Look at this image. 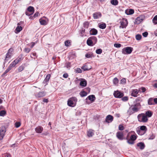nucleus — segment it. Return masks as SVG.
<instances>
[{
	"label": "nucleus",
	"mask_w": 157,
	"mask_h": 157,
	"mask_svg": "<svg viewBox=\"0 0 157 157\" xmlns=\"http://www.w3.org/2000/svg\"><path fill=\"white\" fill-rule=\"evenodd\" d=\"M77 99L75 97H72L69 98L67 101L68 105L71 107H74L75 105Z\"/></svg>",
	"instance_id": "f257e3e1"
},
{
	"label": "nucleus",
	"mask_w": 157,
	"mask_h": 157,
	"mask_svg": "<svg viewBox=\"0 0 157 157\" xmlns=\"http://www.w3.org/2000/svg\"><path fill=\"white\" fill-rule=\"evenodd\" d=\"M137 118L138 121L140 122H146L148 120L147 116L145 115V114L143 113L139 114L138 115Z\"/></svg>",
	"instance_id": "f03ea898"
},
{
	"label": "nucleus",
	"mask_w": 157,
	"mask_h": 157,
	"mask_svg": "<svg viewBox=\"0 0 157 157\" xmlns=\"http://www.w3.org/2000/svg\"><path fill=\"white\" fill-rule=\"evenodd\" d=\"M133 51V48L127 47L122 49V53L124 54H128L131 53Z\"/></svg>",
	"instance_id": "7ed1b4c3"
},
{
	"label": "nucleus",
	"mask_w": 157,
	"mask_h": 157,
	"mask_svg": "<svg viewBox=\"0 0 157 157\" xmlns=\"http://www.w3.org/2000/svg\"><path fill=\"white\" fill-rule=\"evenodd\" d=\"M139 109V108H136L133 105L131 106L128 110V113L130 114H133L135 112H138Z\"/></svg>",
	"instance_id": "20e7f679"
},
{
	"label": "nucleus",
	"mask_w": 157,
	"mask_h": 157,
	"mask_svg": "<svg viewBox=\"0 0 157 157\" xmlns=\"http://www.w3.org/2000/svg\"><path fill=\"white\" fill-rule=\"evenodd\" d=\"M113 95L114 97L117 98H121L124 95V94L123 93L120 92L119 91H115L113 93Z\"/></svg>",
	"instance_id": "39448f33"
},
{
	"label": "nucleus",
	"mask_w": 157,
	"mask_h": 157,
	"mask_svg": "<svg viewBox=\"0 0 157 157\" xmlns=\"http://www.w3.org/2000/svg\"><path fill=\"white\" fill-rule=\"evenodd\" d=\"M6 132V128L5 126H3L0 130V140H2L5 136Z\"/></svg>",
	"instance_id": "423d86ee"
},
{
	"label": "nucleus",
	"mask_w": 157,
	"mask_h": 157,
	"mask_svg": "<svg viewBox=\"0 0 157 157\" xmlns=\"http://www.w3.org/2000/svg\"><path fill=\"white\" fill-rule=\"evenodd\" d=\"M117 138L120 140L127 139V138L124 137V134L122 132L120 131L117 132L116 133Z\"/></svg>",
	"instance_id": "0eeeda50"
},
{
	"label": "nucleus",
	"mask_w": 157,
	"mask_h": 157,
	"mask_svg": "<svg viewBox=\"0 0 157 157\" xmlns=\"http://www.w3.org/2000/svg\"><path fill=\"white\" fill-rule=\"evenodd\" d=\"M48 20L45 17H43L39 19L41 25H46L48 23Z\"/></svg>",
	"instance_id": "6e6552de"
},
{
	"label": "nucleus",
	"mask_w": 157,
	"mask_h": 157,
	"mask_svg": "<svg viewBox=\"0 0 157 157\" xmlns=\"http://www.w3.org/2000/svg\"><path fill=\"white\" fill-rule=\"evenodd\" d=\"M144 17L143 16H140L137 17L135 20V23L137 24H140L144 19Z\"/></svg>",
	"instance_id": "1a4fd4ad"
},
{
	"label": "nucleus",
	"mask_w": 157,
	"mask_h": 157,
	"mask_svg": "<svg viewBox=\"0 0 157 157\" xmlns=\"http://www.w3.org/2000/svg\"><path fill=\"white\" fill-rule=\"evenodd\" d=\"M91 66H90V64L89 63H86L81 67V68L84 71H88L91 69Z\"/></svg>",
	"instance_id": "9d476101"
},
{
	"label": "nucleus",
	"mask_w": 157,
	"mask_h": 157,
	"mask_svg": "<svg viewBox=\"0 0 157 157\" xmlns=\"http://www.w3.org/2000/svg\"><path fill=\"white\" fill-rule=\"evenodd\" d=\"M120 23L122 29L125 28L128 24L127 20L126 19H124L123 21H121Z\"/></svg>",
	"instance_id": "9b49d317"
},
{
	"label": "nucleus",
	"mask_w": 157,
	"mask_h": 157,
	"mask_svg": "<svg viewBox=\"0 0 157 157\" xmlns=\"http://www.w3.org/2000/svg\"><path fill=\"white\" fill-rule=\"evenodd\" d=\"M46 94V92L44 91L40 92L35 94V95L36 98H41L45 96Z\"/></svg>",
	"instance_id": "f8f14e48"
},
{
	"label": "nucleus",
	"mask_w": 157,
	"mask_h": 157,
	"mask_svg": "<svg viewBox=\"0 0 157 157\" xmlns=\"http://www.w3.org/2000/svg\"><path fill=\"white\" fill-rule=\"evenodd\" d=\"M22 23L21 22L19 23H18L17 24V27L16 29L15 30V33H17L20 32L21 30L22 29V28L21 26H19V25H21V23Z\"/></svg>",
	"instance_id": "ddd939ff"
},
{
	"label": "nucleus",
	"mask_w": 157,
	"mask_h": 157,
	"mask_svg": "<svg viewBox=\"0 0 157 157\" xmlns=\"http://www.w3.org/2000/svg\"><path fill=\"white\" fill-rule=\"evenodd\" d=\"M138 90L136 89H133L132 91L131 95L132 96L136 97L137 96V94L139 93Z\"/></svg>",
	"instance_id": "4468645a"
},
{
	"label": "nucleus",
	"mask_w": 157,
	"mask_h": 157,
	"mask_svg": "<svg viewBox=\"0 0 157 157\" xmlns=\"http://www.w3.org/2000/svg\"><path fill=\"white\" fill-rule=\"evenodd\" d=\"M101 14L100 12H96L93 14V17L94 19H98L101 17Z\"/></svg>",
	"instance_id": "2eb2a0df"
},
{
	"label": "nucleus",
	"mask_w": 157,
	"mask_h": 157,
	"mask_svg": "<svg viewBox=\"0 0 157 157\" xmlns=\"http://www.w3.org/2000/svg\"><path fill=\"white\" fill-rule=\"evenodd\" d=\"M113 116L108 115L106 117L105 121L108 123L111 122L113 121Z\"/></svg>",
	"instance_id": "dca6fc26"
},
{
	"label": "nucleus",
	"mask_w": 157,
	"mask_h": 157,
	"mask_svg": "<svg viewBox=\"0 0 157 157\" xmlns=\"http://www.w3.org/2000/svg\"><path fill=\"white\" fill-rule=\"evenodd\" d=\"M43 130V128L41 126H38L36 127L35 129L36 132L37 133H41Z\"/></svg>",
	"instance_id": "f3484780"
},
{
	"label": "nucleus",
	"mask_w": 157,
	"mask_h": 157,
	"mask_svg": "<svg viewBox=\"0 0 157 157\" xmlns=\"http://www.w3.org/2000/svg\"><path fill=\"white\" fill-rule=\"evenodd\" d=\"M98 33L97 30L94 28L91 29L90 31V35H95L97 34Z\"/></svg>",
	"instance_id": "a211bd4d"
},
{
	"label": "nucleus",
	"mask_w": 157,
	"mask_h": 157,
	"mask_svg": "<svg viewBox=\"0 0 157 157\" xmlns=\"http://www.w3.org/2000/svg\"><path fill=\"white\" fill-rule=\"evenodd\" d=\"M79 34L81 37H83L84 36H86V35L85 32V29L82 28L81 30H80L79 31Z\"/></svg>",
	"instance_id": "6ab92c4d"
},
{
	"label": "nucleus",
	"mask_w": 157,
	"mask_h": 157,
	"mask_svg": "<svg viewBox=\"0 0 157 157\" xmlns=\"http://www.w3.org/2000/svg\"><path fill=\"white\" fill-rule=\"evenodd\" d=\"M137 146L139 147L141 150L144 149L145 147V145L144 143L143 142H140L137 144Z\"/></svg>",
	"instance_id": "aec40b11"
},
{
	"label": "nucleus",
	"mask_w": 157,
	"mask_h": 157,
	"mask_svg": "<svg viewBox=\"0 0 157 157\" xmlns=\"http://www.w3.org/2000/svg\"><path fill=\"white\" fill-rule=\"evenodd\" d=\"M134 13V10L133 9H127L125 11V13L128 15H131Z\"/></svg>",
	"instance_id": "412c9836"
},
{
	"label": "nucleus",
	"mask_w": 157,
	"mask_h": 157,
	"mask_svg": "<svg viewBox=\"0 0 157 157\" xmlns=\"http://www.w3.org/2000/svg\"><path fill=\"white\" fill-rule=\"evenodd\" d=\"M50 77L51 75L50 74H48L43 81V83L46 84V85L47 84V83L50 78Z\"/></svg>",
	"instance_id": "4be33fe9"
},
{
	"label": "nucleus",
	"mask_w": 157,
	"mask_h": 157,
	"mask_svg": "<svg viewBox=\"0 0 157 157\" xmlns=\"http://www.w3.org/2000/svg\"><path fill=\"white\" fill-rule=\"evenodd\" d=\"M94 131L92 129H90L87 132V136L89 137H92L94 134Z\"/></svg>",
	"instance_id": "5701e85b"
},
{
	"label": "nucleus",
	"mask_w": 157,
	"mask_h": 157,
	"mask_svg": "<svg viewBox=\"0 0 157 157\" xmlns=\"http://www.w3.org/2000/svg\"><path fill=\"white\" fill-rule=\"evenodd\" d=\"M87 98H88L92 102L94 101L96 99L95 96L94 95H91L87 97V98H86V100H87Z\"/></svg>",
	"instance_id": "b1692460"
},
{
	"label": "nucleus",
	"mask_w": 157,
	"mask_h": 157,
	"mask_svg": "<svg viewBox=\"0 0 157 157\" xmlns=\"http://www.w3.org/2000/svg\"><path fill=\"white\" fill-rule=\"evenodd\" d=\"M148 105H154L155 103L154 101V98H151L148 100Z\"/></svg>",
	"instance_id": "393cba45"
},
{
	"label": "nucleus",
	"mask_w": 157,
	"mask_h": 157,
	"mask_svg": "<svg viewBox=\"0 0 157 157\" xmlns=\"http://www.w3.org/2000/svg\"><path fill=\"white\" fill-rule=\"evenodd\" d=\"M89 38L92 40V41L93 42L94 44H95L97 43V39L95 36H92L90 37Z\"/></svg>",
	"instance_id": "a878e982"
},
{
	"label": "nucleus",
	"mask_w": 157,
	"mask_h": 157,
	"mask_svg": "<svg viewBox=\"0 0 157 157\" xmlns=\"http://www.w3.org/2000/svg\"><path fill=\"white\" fill-rule=\"evenodd\" d=\"M22 56V55H20L17 58L14 60L15 61L18 63L19 62L23 60V58Z\"/></svg>",
	"instance_id": "bb28decb"
},
{
	"label": "nucleus",
	"mask_w": 157,
	"mask_h": 157,
	"mask_svg": "<svg viewBox=\"0 0 157 157\" xmlns=\"http://www.w3.org/2000/svg\"><path fill=\"white\" fill-rule=\"evenodd\" d=\"M15 61L14 60L9 65V67L11 70L13 67L15 66L17 64Z\"/></svg>",
	"instance_id": "cd10ccee"
},
{
	"label": "nucleus",
	"mask_w": 157,
	"mask_h": 157,
	"mask_svg": "<svg viewBox=\"0 0 157 157\" xmlns=\"http://www.w3.org/2000/svg\"><path fill=\"white\" fill-rule=\"evenodd\" d=\"M27 10L33 14L34 12V9L33 7L29 6L27 8Z\"/></svg>",
	"instance_id": "c85d7f7f"
},
{
	"label": "nucleus",
	"mask_w": 157,
	"mask_h": 157,
	"mask_svg": "<svg viewBox=\"0 0 157 157\" xmlns=\"http://www.w3.org/2000/svg\"><path fill=\"white\" fill-rule=\"evenodd\" d=\"M80 85L81 86L85 87L87 85V81L86 80L84 79L83 80L81 81L80 82Z\"/></svg>",
	"instance_id": "c756f323"
},
{
	"label": "nucleus",
	"mask_w": 157,
	"mask_h": 157,
	"mask_svg": "<svg viewBox=\"0 0 157 157\" xmlns=\"http://www.w3.org/2000/svg\"><path fill=\"white\" fill-rule=\"evenodd\" d=\"M153 113L151 111H146L145 113V115L147 116V117H151Z\"/></svg>",
	"instance_id": "7c9ffc66"
},
{
	"label": "nucleus",
	"mask_w": 157,
	"mask_h": 157,
	"mask_svg": "<svg viewBox=\"0 0 157 157\" xmlns=\"http://www.w3.org/2000/svg\"><path fill=\"white\" fill-rule=\"evenodd\" d=\"M86 43L88 45L90 46H93L94 44L93 42L92 41V40L89 38L87 40Z\"/></svg>",
	"instance_id": "2f4dec72"
},
{
	"label": "nucleus",
	"mask_w": 157,
	"mask_h": 157,
	"mask_svg": "<svg viewBox=\"0 0 157 157\" xmlns=\"http://www.w3.org/2000/svg\"><path fill=\"white\" fill-rule=\"evenodd\" d=\"M138 90L139 93H141L145 92L146 90V89L144 87H141L139 88Z\"/></svg>",
	"instance_id": "473e14b6"
},
{
	"label": "nucleus",
	"mask_w": 157,
	"mask_h": 157,
	"mask_svg": "<svg viewBox=\"0 0 157 157\" xmlns=\"http://www.w3.org/2000/svg\"><path fill=\"white\" fill-rule=\"evenodd\" d=\"M98 27L100 29H104L106 27V24L105 23H101L99 24Z\"/></svg>",
	"instance_id": "72a5a7b5"
},
{
	"label": "nucleus",
	"mask_w": 157,
	"mask_h": 157,
	"mask_svg": "<svg viewBox=\"0 0 157 157\" xmlns=\"http://www.w3.org/2000/svg\"><path fill=\"white\" fill-rule=\"evenodd\" d=\"M136 132L137 134L140 135H142L145 133L144 131H142L138 128H137L136 129Z\"/></svg>",
	"instance_id": "f704fd0d"
},
{
	"label": "nucleus",
	"mask_w": 157,
	"mask_h": 157,
	"mask_svg": "<svg viewBox=\"0 0 157 157\" xmlns=\"http://www.w3.org/2000/svg\"><path fill=\"white\" fill-rule=\"evenodd\" d=\"M138 128L142 131H144L145 133L147 131V128L144 125L140 126V128Z\"/></svg>",
	"instance_id": "c9c22d12"
},
{
	"label": "nucleus",
	"mask_w": 157,
	"mask_h": 157,
	"mask_svg": "<svg viewBox=\"0 0 157 157\" xmlns=\"http://www.w3.org/2000/svg\"><path fill=\"white\" fill-rule=\"evenodd\" d=\"M87 94V93L84 91H81L79 94L80 96L82 97L86 96Z\"/></svg>",
	"instance_id": "e433bc0d"
},
{
	"label": "nucleus",
	"mask_w": 157,
	"mask_h": 157,
	"mask_svg": "<svg viewBox=\"0 0 157 157\" xmlns=\"http://www.w3.org/2000/svg\"><path fill=\"white\" fill-rule=\"evenodd\" d=\"M111 3L114 6H116L118 5V2L117 0H111Z\"/></svg>",
	"instance_id": "4c0bfd02"
},
{
	"label": "nucleus",
	"mask_w": 157,
	"mask_h": 157,
	"mask_svg": "<svg viewBox=\"0 0 157 157\" xmlns=\"http://www.w3.org/2000/svg\"><path fill=\"white\" fill-rule=\"evenodd\" d=\"M11 69L8 67V68L5 71L4 73L2 75V77H3L6 75V74Z\"/></svg>",
	"instance_id": "58836bf2"
},
{
	"label": "nucleus",
	"mask_w": 157,
	"mask_h": 157,
	"mask_svg": "<svg viewBox=\"0 0 157 157\" xmlns=\"http://www.w3.org/2000/svg\"><path fill=\"white\" fill-rule=\"evenodd\" d=\"M25 68V66L22 65L19 67L18 68V71L19 72H21Z\"/></svg>",
	"instance_id": "ea45409f"
},
{
	"label": "nucleus",
	"mask_w": 157,
	"mask_h": 157,
	"mask_svg": "<svg viewBox=\"0 0 157 157\" xmlns=\"http://www.w3.org/2000/svg\"><path fill=\"white\" fill-rule=\"evenodd\" d=\"M83 25L84 28H88L89 25V23L88 21H86L84 23Z\"/></svg>",
	"instance_id": "a19ab883"
},
{
	"label": "nucleus",
	"mask_w": 157,
	"mask_h": 157,
	"mask_svg": "<svg viewBox=\"0 0 157 157\" xmlns=\"http://www.w3.org/2000/svg\"><path fill=\"white\" fill-rule=\"evenodd\" d=\"M6 112L5 110H2L0 112V116H4L6 115Z\"/></svg>",
	"instance_id": "79ce46f5"
},
{
	"label": "nucleus",
	"mask_w": 157,
	"mask_h": 157,
	"mask_svg": "<svg viewBox=\"0 0 157 157\" xmlns=\"http://www.w3.org/2000/svg\"><path fill=\"white\" fill-rule=\"evenodd\" d=\"M136 138L137 137L136 136L134 135H132L130 137L131 140H132L134 141L136 140Z\"/></svg>",
	"instance_id": "37998d69"
},
{
	"label": "nucleus",
	"mask_w": 157,
	"mask_h": 157,
	"mask_svg": "<svg viewBox=\"0 0 157 157\" xmlns=\"http://www.w3.org/2000/svg\"><path fill=\"white\" fill-rule=\"evenodd\" d=\"M152 22L155 24H157V15L154 17L152 20Z\"/></svg>",
	"instance_id": "c03bdc74"
},
{
	"label": "nucleus",
	"mask_w": 157,
	"mask_h": 157,
	"mask_svg": "<svg viewBox=\"0 0 157 157\" xmlns=\"http://www.w3.org/2000/svg\"><path fill=\"white\" fill-rule=\"evenodd\" d=\"M142 36L140 34H137L136 36V38L138 40H140L142 38Z\"/></svg>",
	"instance_id": "a18cd8bd"
},
{
	"label": "nucleus",
	"mask_w": 157,
	"mask_h": 157,
	"mask_svg": "<svg viewBox=\"0 0 157 157\" xmlns=\"http://www.w3.org/2000/svg\"><path fill=\"white\" fill-rule=\"evenodd\" d=\"M118 79L116 77L113 80V83L115 85L118 83Z\"/></svg>",
	"instance_id": "49530a36"
},
{
	"label": "nucleus",
	"mask_w": 157,
	"mask_h": 157,
	"mask_svg": "<svg viewBox=\"0 0 157 157\" xmlns=\"http://www.w3.org/2000/svg\"><path fill=\"white\" fill-rule=\"evenodd\" d=\"M65 67L67 68L70 67L71 66V63L69 62H67L65 63Z\"/></svg>",
	"instance_id": "de8ad7c7"
},
{
	"label": "nucleus",
	"mask_w": 157,
	"mask_h": 157,
	"mask_svg": "<svg viewBox=\"0 0 157 157\" xmlns=\"http://www.w3.org/2000/svg\"><path fill=\"white\" fill-rule=\"evenodd\" d=\"M127 143L130 144H134V141L132 140H131L130 139L128 140V139H127Z\"/></svg>",
	"instance_id": "09e8293b"
},
{
	"label": "nucleus",
	"mask_w": 157,
	"mask_h": 157,
	"mask_svg": "<svg viewBox=\"0 0 157 157\" xmlns=\"http://www.w3.org/2000/svg\"><path fill=\"white\" fill-rule=\"evenodd\" d=\"M102 52V50L101 49H98L96 50V52L98 54H101Z\"/></svg>",
	"instance_id": "8fccbe9b"
},
{
	"label": "nucleus",
	"mask_w": 157,
	"mask_h": 157,
	"mask_svg": "<svg viewBox=\"0 0 157 157\" xmlns=\"http://www.w3.org/2000/svg\"><path fill=\"white\" fill-rule=\"evenodd\" d=\"M65 45L66 46H69V44H70V42L69 40H67L65 41Z\"/></svg>",
	"instance_id": "3c124183"
},
{
	"label": "nucleus",
	"mask_w": 157,
	"mask_h": 157,
	"mask_svg": "<svg viewBox=\"0 0 157 157\" xmlns=\"http://www.w3.org/2000/svg\"><path fill=\"white\" fill-rule=\"evenodd\" d=\"M126 80L125 78H123L121 80L120 83L122 84H124L126 83Z\"/></svg>",
	"instance_id": "603ef678"
},
{
	"label": "nucleus",
	"mask_w": 157,
	"mask_h": 157,
	"mask_svg": "<svg viewBox=\"0 0 157 157\" xmlns=\"http://www.w3.org/2000/svg\"><path fill=\"white\" fill-rule=\"evenodd\" d=\"M128 99V97L127 96H125L122 98L121 100L122 101H127Z\"/></svg>",
	"instance_id": "864d4df0"
},
{
	"label": "nucleus",
	"mask_w": 157,
	"mask_h": 157,
	"mask_svg": "<svg viewBox=\"0 0 157 157\" xmlns=\"http://www.w3.org/2000/svg\"><path fill=\"white\" fill-rule=\"evenodd\" d=\"M31 49L29 48H25L24 49V51L26 53H29Z\"/></svg>",
	"instance_id": "5fc2aeb1"
},
{
	"label": "nucleus",
	"mask_w": 157,
	"mask_h": 157,
	"mask_svg": "<svg viewBox=\"0 0 157 157\" xmlns=\"http://www.w3.org/2000/svg\"><path fill=\"white\" fill-rule=\"evenodd\" d=\"M12 56V54H9V53L7 52L6 55V57L10 59L11 58Z\"/></svg>",
	"instance_id": "6e6d98bb"
},
{
	"label": "nucleus",
	"mask_w": 157,
	"mask_h": 157,
	"mask_svg": "<svg viewBox=\"0 0 157 157\" xmlns=\"http://www.w3.org/2000/svg\"><path fill=\"white\" fill-rule=\"evenodd\" d=\"M133 105L135 106V107L136 108H139V107H140V102H137Z\"/></svg>",
	"instance_id": "4d7b16f0"
},
{
	"label": "nucleus",
	"mask_w": 157,
	"mask_h": 157,
	"mask_svg": "<svg viewBox=\"0 0 157 157\" xmlns=\"http://www.w3.org/2000/svg\"><path fill=\"white\" fill-rule=\"evenodd\" d=\"M21 125V123L19 122H16L15 123V126L16 128H18Z\"/></svg>",
	"instance_id": "13d9d810"
},
{
	"label": "nucleus",
	"mask_w": 157,
	"mask_h": 157,
	"mask_svg": "<svg viewBox=\"0 0 157 157\" xmlns=\"http://www.w3.org/2000/svg\"><path fill=\"white\" fill-rule=\"evenodd\" d=\"M114 46L116 48H120L121 46V44L119 43H117L114 44Z\"/></svg>",
	"instance_id": "bf43d9fd"
},
{
	"label": "nucleus",
	"mask_w": 157,
	"mask_h": 157,
	"mask_svg": "<svg viewBox=\"0 0 157 157\" xmlns=\"http://www.w3.org/2000/svg\"><path fill=\"white\" fill-rule=\"evenodd\" d=\"M118 128L120 130H122L124 129L123 126L121 124H120L119 125Z\"/></svg>",
	"instance_id": "052dcab7"
},
{
	"label": "nucleus",
	"mask_w": 157,
	"mask_h": 157,
	"mask_svg": "<svg viewBox=\"0 0 157 157\" xmlns=\"http://www.w3.org/2000/svg\"><path fill=\"white\" fill-rule=\"evenodd\" d=\"M148 35V33L147 32H145L142 33V35L144 37H146Z\"/></svg>",
	"instance_id": "680f3d73"
},
{
	"label": "nucleus",
	"mask_w": 157,
	"mask_h": 157,
	"mask_svg": "<svg viewBox=\"0 0 157 157\" xmlns=\"http://www.w3.org/2000/svg\"><path fill=\"white\" fill-rule=\"evenodd\" d=\"M141 101L142 99H141V98L140 97L137 98L136 99V102H140Z\"/></svg>",
	"instance_id": "e2e57ef3"
},
{
	"label": "nucleus",
	"mask_w": 157,
	"mask_h": 157,
	"mask_svg": "<svg viewBox=\"0 0 157 157\" xmlns=\"http://www.w3.org/2000/svg\"><path fill=\"white\" fill-rule=\"evenodd\" d=\"M25 14L26 15L29 16L33 14V13H30V12L27 10L25 12Z\"/></svg>",
	"instance_id": "0e129e2a"
},
{
	"label": "nucleus",
	"mask_w": 157,
	"mask_h": 157,
	"mask_svg": "<svg viewBox=\"0 0 157 157\" xmlns=\"http://www.w3.org/2000/svg\"><path fill=\"white\" fill-rule=\"evenodd\" d=\"M13 51V50L12 48H10L8 51V53H9V54H12V52Z\"/></svg>",
	"instance_id": "69168bd1"
},
{
	"label": "nucleus",
	"mask_w": 157,
	"mask_h": 157,
	"mask_svg": "<svg viewBox=\"0 0 157 157\" xmlns=\"http://www.w3.org/2000/svg\"><path fill=\"white\" fill-rule=\"evenodd\" d=\"M76 72L78 73H81L82 72V70L79 68H77L76 70Z\"/></svg>",
	"instance_id": "338daca9"
},
{
	"label": "nucleus",
	"mask_w": 157,
	"mask_h": 157,
	"mask_svg": "<svg viewBox=\"0 0 157 157\" xmlns=\"http://www.w3.org/2000/svg\"><path fill=\"white\" fill-rule=\"evenodd\" d=\"M85 57L87 58H90L91 57L90 54L87 53L85 55Z\"/></svg>",
	"instance_id": "774afa93"
}]
</instances>
